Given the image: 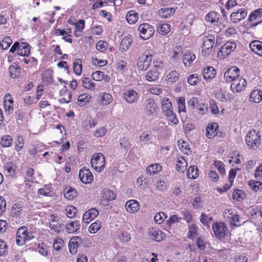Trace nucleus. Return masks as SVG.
Instances as JSON below:
<instances>
[{"label": "nucleus", "mask_w": 262, "mask_h": 262, "mask_svg": "<svg viewBox=\"0 0 262 262\" xmlns=\"http://www.w3.org/2000/svg\"><path fill=\"white\" fill-rule=\"evenodd\" d=\"M30 54V46L27 42H21L17 55L21 56H28Z\"/></svg>", "instance_id": "obj_29"}, {"label": "nucleus", "mask_w": 262, "mask_h": 262, "mask_svg": "<svg viewBox=\"0 0 262 262\" xmlns=\"http://www.w3.org/2000/svg\"><path fill=\"white\" fill-rule=\"evenodd\" d=\"M81 82L82 86L85 89L92 90L95 87V83L92 82L90 78L83 77Z\"/></svg>", "instance_id": "obj_43"}, {"label": "nucleus", "mask_w": 262, "mask_h": 262, "mask_svg": "<svg viewBox=\"0 0 262 262\" xmlns=\"http://www.w3.org/2000/svg\"><path fill=\"white\" fill-rule=\"evenodd\" d=\"M138 30L140 32V37L144 40L150 38L155 33L154 27L147 23L141 24L138 27Z\"/></svg>", "instance_id": "obj_5"}, {"label": "nucleus", "mask_w": 262, "mask_h": 262, "mask_svg": "<svg viewBox=\"0 0 262 262\" xmlns=\"http://www.w3.org/2000/svg\"><path fill=\"white\" fill-rule=\"evenodd\" d=\"M63 225L62 222L56 223H49V226L50 230L56 233L60 231V228Z\"/></svg>", "instance_id": "obj_49"}, {"label": "nucleus", "mask_w": 262, "mask_h": 262, "mask_svg": "<svg viewBox=\"0 0 262 262\" xmlns=\"http://www.w3.org/2000/svg\"><path fill=\"white\" fill-rule=\"evenodd\" d=\"M150 237L157 242H160L163 239L164 233L160 230H152L149 232Z\"/></svg>", "instance_id": "obj_38"}, {"label": "nucleus", "mask_w": 262, "mask_h": 262, "mask_svg": "<svg viewBox=\"0 0 262 262\" xmlns=\"http://www.w3.org/2000/svg\"><path fill=\"white\" fill-rule=\"evenodd\" d=\"M247 11L244 8H241L232 13L230 16V20L234 23H237L246 18Z\"/></svg>", "instance_id": "obj_13"}, {"label": "nucleus", "mask_w": 262, "mask_h": 262, "mask_svg": "<svg viewBox=\"0 0 262 262\" xmlns=\"http://www.w3.org/2000/svg\"><path fill=\"white\" fill-rule=\"evenodd\" d=\"M66 211L67 216L69 218H73L76 215L77 209L73 206H69L67 207Z\"/></svg>", "instance_id": "obj_52"}, {"label": "nucleus", "mask_w": 262, "mask_h": 262, "mask_svg": "<svg viewBox=\"0 0 262 262\" xmlns=\"http://www.w3.org/2000/svg\"><path fill=\"white\" fill-rule=\"evenodd\" d=\"M27 231V228L26 226H21L17 229L16 239L17 245L22 246L25 244V233Z\"/></svg>", "instance_id": "obj_15"}, {"label": "nucleus", "mask_w": 262, "mask_h": 262, "mask_svg": "<svg viewBox=\"0 0 262 262\" xmlns=\"http://www.w3.org/2000/svg\"><path fill=\"white\" fill-rule=\"evenodd\" d=\"M80 228V222L75 220L66 225V231L68 233H77Z\"/></svg>", "instance_id": "obj_18"}, {"label": "nucleus", "mask_w": 262, "mask_h": 262, "mask_svg": "<svg viewBox=\"0 0 262 262\" xmlns=\"http://www.w3.org/2000/svg\"><path fill=\"white\" fill-rule=\"evenodd\" d=\"M124 98L129 103L137 101L139 96L138 93L133 90H128L124 93Z\"/></svg>", "instance_id": "obj_19"}, {"label": "nucleus", "mask_w": 262, "mask_h": 262, "mask_svg": "<svg viewBox=\"0 0 262 262\" xmlns=\"http://www.w3.org/2000/svg\"><path fill=\"white\" fill-rule=\"evenodd\" d=\"M170 30V25L168 24H159L158 27V32L161 35L167 34Z\"/></svg>", "instance_id": "obj_45"}, {"label": "nucleus", "mask_w": 262, "mask_h": 262, "mask_svg": "<svg viewBox=\"0 0 262 262\" xmlns=\"http://www.w3.org/2000/svg\"><path fill=\"white\" fill-rule=\"evenodd\" d=\"M133 42V39L130 35L125 36L123 38L120 45L119 50L122 52L127 51Z\"/></svg>", "instance_id": "obj_23"}, {"label": "nucleus", "mask_w": 262, "mask_h": 262, "mask_svg": "<svg viewBox=\"0 0 262 262\" xmlns=\"http://www.w3.org/2000/svg\"><path fill=\"white\" fill-rule=\"evenodd\" d=\"M220 15L215 11H212L208 13L205 17V20L207 23L217 25Z\"/></svg>", "instance_id": "obj_17"}, {"label": "nucleus", "mask_w": 262, "mask_h": 262, "mask_svg": "<svg viewBox=\"0 0 262 262\" xmlns=\"http://www.w3.org/2000/svg\"><path fill=\"white\" fill-rule=\"evenodd\" d=\"M248 20L252 22V27H255L262 22V8L253 11L249 16Z\"/></svg>", "instance_id": "obj_11"}, {"label": "nucleus", "mask_w": 262, "mask_h": 262, "mask_svg": "<svg viewBox=\"0 0 262 262\" xmlns=\"http://www.w3.org/2000/svg\"><path fill=\"white\" fill-rule=\"evenodd\" d=\"M153 55L152 50H147L142 54L137 62V68L139 70L145 71L149 67Z\"/></svg>", "instance_id": "obj_2"}, {"label": "nucleus", "mask_w": 262, "mask_h": 262, "mask_svg": "<svg viewBox=\"0 0 262 262\" xmlns=\"http://www.w3.org/2000/svg\"><path fill=\"white\" fill-rule=\"evenodd\" d=\"M224 165V163L219 161H215L214 163V166L217 169L221 176H224L226 173Z\"/></svg>", "instance_id": "obj_54"}, {"label": "nucleus", "mask_w": 262, "mask_h": 262, "mask_svg": "<svg viewBox=\"0 0 262 262\" xmlns=\"http://www.w3.org/2000/svg\"><path fill=\"white\" fill-rule=\"evenodd\" d=\"M195 59L194 54L191 52L185 53L183 55V62L186 68H189L191 66V63Z\"/></svg>", "instance_id": "obj_25"}, {"label": "nucleus", "mask_w": 262, "mask_h": 262, "mask_svg": "<svg viewBox=\"0 0 262 262\" xmlns=\"http://www.w3.org/2000/svg\"><path fill=\"white\" fill-rule=\"evenodd\" d=\"M159 75L158 72L150 69L146 74L145 79L149 82H155L159 79Z\"/></svg>", "instance_id": "obj_36"}, {"label": "nucleus", "mask_w": 262, "mask_h": 262, "mask_svg": "<svg viewBox=\"0 0 262 262\" xmlns=\"http://www.w3.org/2000/svg\"><path fill=\"white\" fill-rule=\"evenodd\" d=\"M236 45L234 41L226 42L220 49L217 55L222 58H224L229 55L236 48Z\"/></svg>", "instance_id": "obj_9"}, {"label": "nucleus", "mask_w": 262, "mask_h": 262, "mask_svg": "<svg viewBox=\"0 0 262 262\" xmlns=\"http://www.w3.org/2000/svg\"><path fill=\"white\" fill-rule=\"evenodd\" d=\"M249 47L251 51L258 55L260 56H262V42L255 40L251 41L249 44Z\"/></svg>", "instance_id": "obj_21"}, {"label": "nucleus", "mask_w": 262, "mask_h": 262, "mask_svg": "<svg viewBox=\"0 0 262 262\" xmlns=\"http://www.w3.org/2000/svg\"><path fill=\"white\" fill-rule=\"evenodd\" d=\"M162 108L163 112L166 114H169L170 112H172V106L169 99L164 98L161 102Z\"/></svg>", "instance_id": "obj_30"}, {"label": "nucleus", "mask_w": 262, "mask_h": 262, "mask_svg": "<svg viewBox=\"0 0 262 262\" xmlns=\"http://www.w3.org/2000/svg\"><path fill=\"white\" fill-rule=\"evenodd\" d=\"M199 80V77L197 74L190 75L187 79L188 83L190 85H196Z\"/></svg>", "instance_id": "obj_57"}, {"label": "nucleus", "mask_w": 262, "mask_h": 262, "mask_svg": "<svg viewBox=\"0 0 262 262\" xmlns=\"http://www.w3.org/2000/svg\"><path fill=\"white\" fill-rule=\"evenodd\" d=\"M175 11V9L172 8H164L159 11V15L164 18H167L172 15Z\"/></svg>", "instance_id": "obj_32"}, {"label": "nucleus", "mask_w": 262, "mask_h": 262, "mask_svg": "<svg viewBox=\"0 0 262 262\" xmlns=\"http://www.w3.org/2000/svg\"><path fill=\"white\" fill-rule=\"evenodd\" d=\"M24 146V139L21 136H18L17 141L15 142V148L17 151L22 149Z\"/></svg>", "instance_id": "obj_62"}, {"label": "nucleus", "mask_w": 262, "mask_h": 262, "mask_svg": "<svg viewBox=\"0 0 262 262\" xmlns=\"http://www.w3.org/2000/svg\"><path fill=\"white\" fill-rule=\"evenodd\" d=\"M179 112H186V106L185 98L183 97H180L177 101Z\"/></svg>", "instance_id": "obj_60"}, {"label": "nucleus", "mask_w": 262, "mask_h": 262, "mask_svg": "<svg viewBox=\"0 0 262 262\" xmlns=\"http://www.w3.org/2000/svg\"><path fill=\"white\" fill-rule=\"evenodd\" d=\"M116 195L111 190L105 189L104 190L102 194V198L106 201H112L115 199Z\"/></svg>", "instance_id": "obj_42"}, {"label": "nucleus", "mask_w": 262, "mask_h": 262, "mask_svg": "<svg viewBox=\"0 0 262 262\" xmlns=\"http://www.w3.org/2000/svg\"><path fill=\"white\" fill-rule=\"evenodd\" d=\"M215 37L213 35L208 34L202 37L203 45L202 47V53L204 56L208 55L214 44Z\"/></svg>", "instance_id": "obj_4"}, {"label": "nucleus", "mask_w": 262, "mask_h": 262, "mask_svg": "<svg viewBox=\"0 0 262 262\" xmlns=\"http://www.w3.org/2000/svg\"><path fill=\"white\" fill-rule=\"evenodd\" d=\"M162 169V166L159 164H154L148 166L146 169L147 174L151 175L156 174Z\"/></svg>", "instance_id": "obj_39"}, {"label": "nucleus", "mask_w": 262, "mask_h": 262, "mask_svg": "<svg viewBox=\"0 0 262 262\" xmlns=\"http://www.w3.org/2000/svg\"><path fill=\"white\" fill-rule=\"evenodd\" d=\"M97 209L92 208L86 211L83 215L84 223L89 224L91 221L95 219L98 215Z\"/></svg>", "instance_id": "obj_16"}, {"label": "nucleus", "mask_w": 262, "mask_h": 262, "mask_svg": "<svg viewBox=\"0 0 262 262\" xmlns=\"http://www.w3.org/2000/svg\"><path fill=\"white\" fill-rule=\"evenodd\" d=\"M244 194V192L243 190L241 189H236L232 193V198L234 200H236L239 201L243 199L242 195Z\"/></svg>", "instance_id": "obj_61"}, {"label": "nucleus", "mask_w": 262, "mask_h": 262, "mask_svg": "<svg viewBox=\"0 0 262 262\" xmlns=\"http://www.w3.org/2000/svg\"><path fill=\"white\" fill-rule=\"evenodd\" d=\"M13 140L10 135H3L1 137L0 144L3 147H10L13 143Z\"/></svg>", "instance_id": "obj_33"}, {"label": "nucleus", "mask_w": 262, "mask_h": 262, "mask_svg": "<svg viewBox=\"0 0 262 262\" xmlns=\"http://www.w3.org/2000/svg\"><path fill=\"white\" fill-rule=\"evenodd\" d=\"M73 70L75 73L80 75L82 71V61L80 59H76L73 63Z\"/></svg>", "instance_id": "obj_48"}, {"label": "nucleus", "mask_w": 262, "mask_h": 262, "mask_svg": "<svg viewBox=\"0 0 262 262\" xmlns=\"http://www.w3.org/2000/svg\"><path fill=\"white\" fill-rule=\"evenodd\" d=\"M216 75V71L213 67H207L203 70V75L204 79L206 80H210L213 79Z\"/></svg>", "instance_id": "obj_24"}, {"label": "nucleus", "mask_w": 262, "mask_h": 262, "mask_svg": "<svg viewBox=\"0 0 262 262\" xmlns=\"http://www.w3.org/2000/svg\"><path fill=\"white\" fill-rule=\"evenodd\" d=\"M91 97V95L88 93L80 95L78 97L77 104L80 106L85 105L90 101Z\"/></svg>", "instance_id": "obj_34"}, {"label": "nucleus", "mask_w": 262, "mask_h": 262, "mask_svg": "<svg viewBox=\"0 0 262 262\" xmlns=\"http://www.w3.org/2000/svg\"><path fill=\"white\" fill-rule=\"evenodd\" d=\"M196 228L193 224L189 225L187 233V237L190 239L193 238L196 234Z\"/></svg>", "instance_id": "obj_53"}, {"label": "nucleus", "mask_w": 262, "mask_h": 262, "mask_svg": "<svg viewBox=\"0 0 262 262\" xmlns=\"http://www.w3.org/2000/svg\"><path fill=\"white\" fill-rule=\"evenodd\" d=\"M179 75L180 74L177 71L172 70L167 72L166 80L169 82L174 83L179 80Z\"/></svg>", "instance_id": "obj_31"}, {"label": "nucleus", "mask_w": 262, "mask_h": 262, "mask_svg": "<svg viewBox=\"0 0 262 262\" xmlns=\"http://www.w3.org/2000/svg\"><path fill=\"white\" fill-rule=\"evenodd\" d=\"M230 90L234 93H238L243 91L247 85V81L242 76L237 77L231 82Z\"/></svg>", "instance_id": "obj_6"}, {"label": "nucleus", "mask_w": 262, "mask_h": 262, "mask_svg": "<svg viewBox=\"0 0 262 262\" xmlns=\"http://www.w3.org/2000/svg\"><path fill=\"white\" fill-rule=\"evenodd\" d=\"M92 78L94 80L97 81H101L104 79V73L102 71H97L92 73Z\"/></svg>", "instance_id": "obj_58"}, {"label": "nucleus", "mask_w": 262, "mask_h": 262, "mask_svg": "<svg viewBox=\"0 0 262 262\" xmlns=\"http://www.w3.org/2000/svg\"><path fill=\"white\" fill-rule=\"evenodd\" d=\"M125 208L128 212L133 213L139 210L140 205L136 200H130L126 203Z\"/></svg>", "instance_id": "obj_22"}, {"label": "nucleus", "mask_w": 262, "mask_h": 262, "mask_svg": "<svg viewBox=\"0 0 262 262\" xmlns=\"http://www.w3.org/2000/svg\"><path fill=\"white\" fill-rule=\"evenodd\" d=\"M245 141L249 149L252 150L257 149L261 141L259 133L254 129L249 131L245 137Z\"/></svg>", "instance_id": "obj_1"}, {"label": "nucleus", "mask_w": 262, "mask_h": 262, "mask_svg": "<svg viewBox=\"0 0 262 262\" xmlns=\"http://www.w3.org/2000/svg\"><path fill=\"white\" fill-rule=\"evenodd\" d=\"M100 104L102 105H107L113 101V96L108 93L102 92L100 93Z\"/></svg>", "instance_id": "obj_26"}, {"label": "nucleus", "mask_w": 262, "mask_h": 262, "mask_svg": "<svg viewBox=\"0 0 262 262\" xmlns=\"http://www.w3.org/2000/svg\"><path fill=\"white\" fill-rule=\"evenodd\" d=\"M167 215L164 212H160L155 215L154 220L157 224H160L163 223Z\"/></svg>", "instance_id": "obj_55"}, {"label": "nucleus", "mask_w": 262, "mask_h": 262, "mask_svg": "<svg viewBox=\"0 0 262 262\" xmlns=\"http://www.w3.org/2000/svg\"><path fill=\"white\" fill-rule=\"evenodd\" d=\"M12 40L10 36H5L0 42V47L3 50L8 49L12 43Z\"/></svg>", "instance_id": "obj_46"}, {"label": "nucleus", "mask_w": 262, "mask_h": 262, "mask_svg": "<svg viewBox=\"0 0 262 262\" xmlns=\"http://www.w3.org/2000/svg\"><path fill=\"white\" fill-rule=\"evenodd\" d=\"M10 76L12 78L18 77L20 73V68L16 64H12L9 68Z\"/></svg>", "instance_id": "obj_44"}, {"label": "nucleus", "mask_w": 262, "mask_h": 262, "mask_svg": "<svg viewBox=\"0 0 262 262\" xmlns=\"http://www.w3.org/2000/svg\"><path fill=\"white\" fill-rule=\"evenodd\" d=\"M105 158L101 153L94 154L91 159V165L97 171L101 172L104 168Z\"/></svg>", "instance_id": "obj_3"}, {"label": "nucleus", "mask_w": 262, "mask_h": 262, "mask_svg": "<svg viewBox=\"0 0 262 262\" xmlns=\"http://www.w3.org/2000/svg\"><path fill=\"white\" fill-rule=\"evenodd\" d=\"M76 190L71 187H67L64 189V195L68 200H73L76 196Z\"/></svg>", "instance_id": "obj_41"}, {"label": "nucleus", "mask_w": 262, "mask_h": 262, "mask_svg": "<svg viewBox=\"0 0 262 262\" xmlns=\"http://www.w3.org/2000/svg\"><path fill=\"white\" fill-rule=\"evenodd\" d=\"M239 73V69L237 67H232L225 72L224 79L226 82H231L235 79L241 76Z\"/></svg>", "instance_id": "obj_10"}, {"label": "nucleus", "mask_w": 262, "mask_h": 262, "mask_svg": "<svg viewBox=\"0 0 262 262\" xmlns=\"http://www.w3.org/2000/svg\"><path fill=\"white\" fill-rule=\"evenodd\" d=\"M82 240L80 236L72 237L69 242V249L72 254H75L77 251L78 247L81 244Z\"/></svg>", "instance_id": "obj_14"}, {"label": "nucleus", "mask_w": 262, "mask_h": 262, "mask_svg": "<svg viewBox=\"0 0 262 262\" xmlns=\"http://www.w3.org/2000/svg\"><path fill=\"white\" fill-rule=\"evenodd\" d=\"M158 106L154 99H148L144 103V112L147 116H153L157 114Z\"/></svg>", "instance_id": "obj_8"}, {"label": "nucleus", "mask_w": 262, "mask_h": 262, "mask_svg": "<svg viewBox=\"0 0 262 262\" xmlns=\"http://www.w3.org/2000/svg\"><path fill=\"white\" fill-rule=\"evenodd\" d=\"M212 229L215 237L219 239L224 238L226 235L227 228L224 223L217 222L213 224Z\"/></svg>", "instance_id": "obj_7"}, {"label": "nucleus", "mask_w": 262, "mask_h": 262, "mask_svg": "<svg viewBox=\"0 0 262 262\" xmlns=\"http://www.w3.org/2000/svg\"><path fill=\"white\" fill-rule=\"evenodd\" d=\"M249 99L254 103H259L262 100V91L256 89L253 91L250 95Z\"/></svg>", "instance_id": "obj_28"}, {"label": "nucleus", "mask_w": 262, "mask_h": 262, "mask_svg": "<svg viewBox=\"0 0 262 262\" xmlns=\"http://www.w3.org/2000/svg\"><path fill=\"white\" fill-rule=\"evenodd\" d=\"M206 136L208 138H213L216 134L215 125L213 124H209L206 128Z\"/></svg>", "instance_id": "obj_40"}, {"label": "nucleus", "mask_w": 262, "mask_h": 262, "mask_svg": "<svg viewBox=\"0 0 262 262\" xmlns=\"http://www.w3.org/2000/svg\"><path fill=\"white\" fill-rule=\"evenodd\" d=\"M126 19L130 24L136 23L138 19V14L134 10L129 11L126 15Z\"/></svg>", "instance_id": "obj_35"}, {"label": "nucleus", "mask_w": 262, "mask_h": 262, "mask_svg": "<svg viewBox=\"0 0 262 262\" xmlns=\"http://www.w3.org/2000/svg\"><path fill=\"white\" fill-rule=\"evenodd\" d=\"M199 176V169L196 166H190L187 171V176L189 179H195Z\"/></svg>", "instance_id": "obj_37"}, {"label": "nucleus", "mask_w": 262, "mask_h": 262, "mask_svg": "<svg viewBox=\"0 0 262 262\" xmlns=\"http://www.w3.org/2000/svg\"><path fill=\"white\" fill-rule=\"evenodd\" d=\"M101 224L99 221H96L90 225L89 228V231L92 234L96 233L101 228Z\"/></svg>", "instance_id": "obj_47"}, {"label": "nucleus", "mask_w": 262, "mask_h": 262, "mask_svg": "<svg viewBox=\"0 0 262 262\" xmlns=\"http://www.w3.org/2000/svg\"><path fill=\"white\" fill-rule=\"evenodd\" d=\"M38 250L39 253L43 256H47L48 254V250L47 246L42 243L38 245Z\"/></svg>", "instance_id": "obj_56"}, {"label": "nucleus", "mask_w": 262, "mask_h": 262, "mask_svg": "<svg viewBox=\"0 0 262 262\" xmlns=\"http://www.w3.org/2000/svg\"><path fill=\"white\" fill-rule=\"evenodd\" d=\"M38 193L44 196H51V186L46 185L38 190Z\"/></svg>", "instance_id": "obj_51"}, {"label": "nucleus", "mask_w": 262, "mask_h": 262, "mask_svg": "<svg viewBox=\"0 0 262 262\" xmlns=\"http://www.w3.org/2000/svg\"><path fill=\"white\" fill-rule=\"evenodd\" d=\"M176 166L178 171L183 172L187 166V162L184 157H180L177 160Z\"/></svg>", "instance_id": "obj_27"}, {"label": "nucleus", "mask_w": 262, "mask_h": 262, "mask_svg": "<svg viewBox=\"0 0 262 262\" xmlns=\"http://www.w3.org/2000/svg\"><path fill=\"white\" fill-rule=\"evenodd\" d=\"M60 96L62 97L58 100L60 103H68L71 101L72 94L71 93L69 92L67 87L64 86L60 91Z\"/></svg>", "instance_id": "obj_20"}, {"label": "nucleus", "mask_w": 262, "mask_h": 262, "mask_svg": "<svg viewBox=\"0 0 262 262\" xmlns=\"http://www.w3.org/2000/svg\"><path fill=\"white\" fill-rule=\"evenodd\" d=\"M107 43L102 40L99 41L96 46L97 50L102 52L105 51L107 49Z\"/></svg>", "instance_id": "obj_59"}, {"label": "nucleus", "mask_w": 262, "mask_h": 262, "mask_svg": "<svg viewBox=\"0 0 262 262\" xmlns=\"http://www.w3.org/2000/svg\"><path fill=\"white\" fill-rule=\"evenodd\" d=\"M121 147L125 150L127 151L131 147V144L127 137H123L120 140Z\"/></svg>", "instance_id": "obj_50"}, {"label": "nucleus", "mask_w": 262, "mask_h": 262, "mask_svg": "<svg viewBox=\"0 0 262 262\" xmlns=\"http://www.w3.org/2000/svg\"><path fill=\"white\" fill-rule=\"evenodd\" d=\"M106 132V128L104 126H102L95 131L94 136L97 138L102 137L105 135Z\"/></svg>", "instance_id": "obj_64"}, {"label": "nucleus", "mask_w": 262, "mask_h": 262, "mask_svg": "<svg viewBox=\"0 0 262 262\" xmlns=\"http://www.w3.org/2000/svg\"><path fill=\"white\" fill-rule=\"evenodd\" d=\"M79 177L80 181L85 184L91 183L94 178L92 173L86 167H83L79 170Z\"/></svg>", "instance_id": "obj_12"}, {"label": "nucleus", "mask_w": 262, "mask_h": 262, "mask_svg": "<svg viewBox=\"0 0 262 262\" xmlns=\"http://www.w3.org/2000/svg\"><path fill=\"white\" fill-rule=\"evenodd\" d=\"M231 215L230 217L231 224L233 226H238L241 225V222L239 221V216L238 215L235 214H230Z\"/></svg>", "instance_id": "obj_63"}]
</instances>
